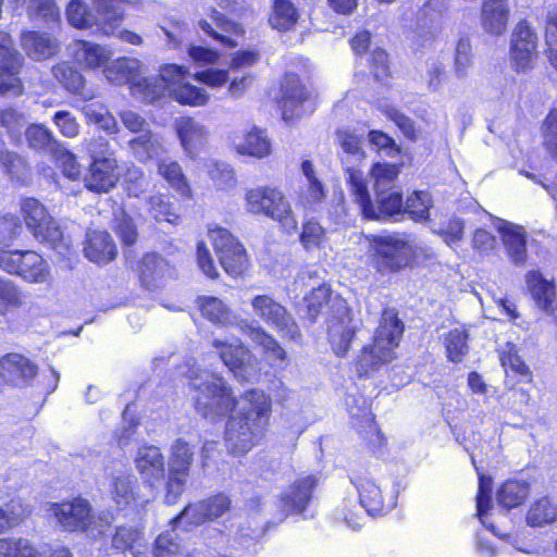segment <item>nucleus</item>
Instances as JSON below:
<instances>
[{"mask_svg": "<svg viewBox=\"0 0 557 557\" xmlns=\"http://www.w3.org/2000/svg\"><path fill=\"white\" fill-rule=\"evenodd\" d=\"M270 414L271 400L264 392H246L239 409L225 424L224 441L230 454L244 455L256 446L264 434Z\"/></svg>", "mask_w": 557, "mask_h": 557, "instance_id": "obj_1", "label": "nucleus"}, {"mask_svg": "<svg viewBox=\"0 0 557 557\" xmlns=\"http://www.w3.org/2000/svg\"><path fill=\"white\" fill-rule=\"evenodd\" d=\"M403 332L404 324L395 310L385 309L373 344L363 347L358 358L357 371L360 376L369 375L395 358V348L398 346Z\"/></svg>", "mask_w": 557, "mask_h": 557, "instance_id": "obj_2", "label": "nucleus"}, {"mask_svg": "<svg viewBox=\"0 0 557 557\" xmlns=\"http://www.w3.org/2000/svg\"><path fill=\"white\" fill-rule=\"evenodd\" d=\"M187 71L177 64H165L157 77L146 79V97L153 102L163 97H172L177 102L188 106H203L208 94L186 82Z\"/></svg>", "mask_w": 557, "mask_h": 557, "instance_id": "obj_3", "label": "nucleus"}, {"mask_svg": "<svg viewBox=\"0 0 557 557\" xmlns=\"http://www.w3.org/2000/svg\"><path fill=\"white\" fill-rule=\"evenodd\" d=\"M195 409L203 418L215 421L236 406V399L225 380L212 372H202L191 379Z\"/></svg>", "mask_w": 557, "mask_h": 557, "instance_id": "obj_4", "label": "nucleus"}, {"mask_svg": "<svg viewBox=\"0 0 557 557\" xmlns=\"http://www.w3.org/2000/svg\"><path fill=\"white\" fill-rule=\"evenodd\" d=\"M416 248L405 234L375 236L371 243L373 265L382 275L400 272L414 261Z\"/></svg>", "mask_w": 557, "mask_h": 557, "instance_id": "obj_5", "label": "nucleus"}, {"mask_svg": "<svg viewBox=\"0 0 557 557\" xmlns=\"http://www.w3.org/2000/svg\"><path fill=\"white\" fill-rule=\"evenodd\" d=\"M51 510L64 530L83 532L95 540L102 536L111 523L108 513L94 515L89 503L82 498L53 504Z\"/></svg>", "mask_w": 557, "mask_h": 557, "instance_id": "obj_6", "label": "nucleus"}, {"mask_svg": "<svg viewBox=\"0 0 557 557\" xmlns=\"http://www.w3.org/2000/svg\"><path fill=\"white\" fill-rule=\"evenodd\" d=\"M21 210L27 228L37 240L48 244L61 255L67 252L70 243L42 203L35 198H27L23 200Z\"/></svg>", "mask_w": 557, "mask_h": 557, "instance_id": "obj_7", "label": "nucleus"}, {"mask_svg": "<svg viewBox=\"0 0 557 557\" xmlns=\"http://www.w3.org/2000/svg\"><path fill=\"white\" fill-rule=\"evenodd\" d=\"M246 209L253 214H264L282 224L287 231L297 228L289 202L283 194L270 187L255 188L246 193Z\"/></svg>", "mask_w": 557, "mask_h": 557, "instance_id": "obj_8", "label": "nucleus"}, {"mask_svg": "<svg viewBox=\"0 0 557 557\" xmlns=\"http://www.w3.org/2000/svg\"><path fill=\"white\" fill-rule=\"evenodd\" d=\"M350 194L366 219L388 220L404 215L403 195L399 191H377L375 201H372L367 181H364L358 186L355 185Z\"/></svg>", "mask_w": 557, "mask_h": 557, "instance_id": "obj_9", "label": "nucleus"}, {"mask_svg": "<svg viewBox=\"0 0 557 557\" xmlns=\"http://www.w3.org/2000/svg\"><path fill=\"white\" fill-rule=\"evenodd\" d=\"M251 307L255 315L268 326L275 330L282 337L296 341L300 337L298 325L286 308L269 295L252 298Z\"/></svg>", "mask_w": 557, "mask_h": 557, "instance_id": "obj_10", "label": "nucleus"}, {"mask_svg": "<svg viewBox=\"0 0 557 557\" xmlns=\"http://www.w3.org/2000/svg\"><path fill=\"white\" fill-rule=\"evenodd\" d=\"M220 264L231 276L242 275L248 268V258L244 246L225 228H209Z\"/></svg>", "mask_w": 557, "mask_h": 557, "instance_id": "obj_11", "label": "nucleus"}, {"mask_svg": "<svg viewBox=\"0 0 557 557\" xmlns=\"http://www.w3.org/2000/svg\"><path fill=\"white\" fill-rule=\"evenodd\" d=\"M231 508V499L225 494H218L197 504H190L171 520L173 528L182 527L188 531L190 527L200 525L207 520L223 516Z\"/></svg>", "mask_w": 557, "mask_h": 557, "instance_id": "obj_12", "label": "nucleus"}, {"mask_svg": "<svg viewBox=\"0 0 557 557\" xmlns=\"http://www.w3.org/2000/svg\"><path fill=\"white\" fill-rule=\"evenodd\" d=\"M213 346L219 350L223 363L239 381L249 382L258 375V366L252 354L239 342L214 339Z\"/></svg>", "mask_w": 557, "mask_h": 557, "instance_id": "obj_13", "label": "nucleus"}, {"mask_svg": "<svg viewBox=\"0 0 557 557\" xmlns=\"http://www.w3.org/2000/svg\"><path fill=\"white\" fill-rule=\"evenodd\" d=\"M336 140L341 150L339 160L346 173V181L349 191L366 181L363 173L359 170L360 164L366 159V152L362 148V138L348 131H337Z\"/></svg>", "mask_w": 557, "mask_h": 557, "instance_id": "obj_14", "label": "nucleus"}, {"mask_svg": "<svg viewBox=\"0 0 557 557\" xmlns=\"http://www.w3.org/2000/svg\"><path fill=\"white\" fill-rule=\"evenodd\" d=\"M23 58L14 47L11 36L0 30V92L21 95L23 85L17 77Z\"/></svg>", "mask_w": 557, "mask_h": 557, "instance_id": "obj_15", "label": "nucleus"}, {"mask_svg": "<svg viewBox=\"0 0 557 557\" xmlns=\"http://www.w3.org/2000/svg\"><path fill=\"white\" fill-rule=\"evenodd\" d=\"M539 36L527 20L517 23L511 33L510 57L517 71L531 67L537 57Z\"/></svg>", "mask_w": 557, "mask_h": 557, "instance_id": "obj_16", "label": "nucleus"}, {"mask_svg": "<svg viewBox=\"0 0 557 557\" xmlns=\"http://www.w3.org/2000/svg\"><path fill=\"white\" fill-rule=\"evenodd\" d=\"M495 228L499 233L502 244L508 260L518 268L524 267L528 261V234L522 225L498 219Z\"/></svg>", "mask_w": 557, "mask_h": 557, "instance_id": "obj_17", "label": "nucleus"}, {"mask_svg": "<svg viewBox=\"0 0 557 557\" xmlns=\"http://www.w3.org/2000/svg\"><path fill=\"white\" fill-rule=\"evenodd\" d=\"M318 483L315 475L297 479L280 497L281 518L284 520L289 513H302L311 500L312 492Z\"/></svg>", "mask_w": 557, "mask_h": 557, "instance_id": "obj_18", "label": "nucleus"}, {"mask_svg": "<svg viewBox=\"0 0 557 557\" xmlns=\"http://www.w3.org/2000/svg\"><path fill=\"white\" fill-rule=\"evenodd\" d=\"M37 374L38 367L21 354H7L0 359V376L10 385L29 386Z\"/></svg>", "mask_w": 557, "mask_h": 557, "instance_id": "obj_19", "label": "nucleus"}, {"mask_svg": "<svg viewBox=\"0 0 557 557\" xmlns=\"http://www.w3.org/2000/svg\"><path fill=\"white\" fill-rule=\"evenodd\" d=\"M308 90L299 77L294 73H287L282 83V99L280 106L285 121L293 120L305 113L304 103L308 100Z\"/></svg>", "mask_w": 557, "mask_h": 557, "instance_id": "obj_20", "label": "nucleus"}, {"mask_svg": "<svg viewBox=\"0 0 557 557\" xmlns=\"http://www.w3.org/2000/svg\"><path fill=\"white\" fill-rule=\"evenodd\" d=\"M174 128L184 152L194 159L207 144V127L194 117L184 116L175 121Z\"/></svg>", "mask_w": 557, "mask_h": 557, "instance_id": "obj_21", "label": "nucleus"}, {"mask_svg": "<svg viewBox=\"0 0 557 557\" xmlns=\"http://www.w3.org/2000/svg\"><path fill=\"white\" fill-rule=\"evenodd\" d=\"M214 26L206 20H200L198 25L199 28L208 36L212 37L223 46L234 48L237 42L231 37V35L242 36L244 35V28L240 24L227 18L224 14L220 13L215 9L211 10V15Z\"/></svg>", "mask_w": 557, "mask_h": 557, "instance_id": "obj_22", "label": "nucleus"}, {"mask_svg": "<svg viewBox=\"0 0 557 557\" xmlns=\"http://www.w3.org/2000/svg\"><path fill=\"white\" fill-rule=\"evenodd\" d=\"M84 253L91 262L106 264L115 259L117 249L107 231L89 230L86 234Z\"/></svg>", "mask_w": 557, "mask_h": 557, "instance_id": "obj_23", "label": "nucleus"}, {"mask_svg": "<svg viewBox=\"0 0 557 557\" xmlns=\"http://www.w3.org/2000/svg\"><path fill=\"white\" fill-rule=\"evenodd\" d=\"M92 20L95 34L114 35L123 20L122 4L117 0H95Z\"/></svg>", "mask_w": 557, "mask_h": 557, "instance_id": "obj_24", "label": "nucleus"}, {"mask_svg": "<svg viewBox=\"0 0 557 557\" xmlns=\"http://www.w3.org/2000/svg\"><path fill=\"white\" fill-rule=\"evenodd\" d=\"M446 0H428L417 13V36L422 38L421 46L434 37L438 29Z\"/></svg>", "mask_w": 557, "mask_h": 557, "instance_id": "obj_25", "label": "nucleus"}, {"mask_svg": "<svg viewBox=\"0 0 557 557\" xmlns=\"http://www.w3.org/2000/svg\"><path fill=\"white\" fill-rule=\"evenodd\" d=\"M136 469L146 483L153 486L164 478V458L156 446H145L138 449L135 458Z\"/></svg>", "mask_w": 557, "mask_h": 557, "instance_id": "obj_26", "label": "nucleus"}, {"mask_svg": "<svg viewBox=\"0 0 557 557\" xmlns=\"http://www.w3.org/2000/svg\"><path fill=\"white\" fill-rule=\"evenodd\" d=\"M116 168L117 161H91L84 178L86 188L97 194L110 191L117 182Z\"/></svg>", "mask_w": 557, "mask_h": 557, "instance_id": "obj_27", "label": "nucleus"}, {"mask_svg": "<svg viewBox=\"0 0 557 557\" xmlns=\"http://www.w3.org/2000/svg\"><path fill=\"white\" fill-rule=\"evenodd\" d=\"M356 333L349 311L346 307L341 317H334L329 323V339L337 356H345Z\"/></svg>", "mask_w": 557, "mask_h": 557, "instance_id": "obj_28", "label": "nucleus"}, {"mask_svg": "<svg viewBox=\"0 0 557 557\" xmlns=\"http://www.w3.org/2000/svg\"><path fill=\"white\" fill-rule=\"evenodd\" d=\"M21 46L25 53L35 61H42L55 55L59 42L46 33L25 32L21 37Z\"/></svg>", "mask_w": 557, "mask_h": 557, "instance_id": "obj_29", "label": "nucleus"}, {"mask_svg": "<svg viewBox=\"0 0 557 557\" xmlns=\"http://www.w3.org/2000/svg\"><path fill=\"white\" fill-rule=\"evenodd\" d=\"M509 7L507 0H483L481 22L483 29L491 35H502L507 29Z\"/></svg>", "mask_w": 557, "mask_h": 557, "instance_id": "obj_30", "label": "nucleus"}, {"mask_svg": "<svg viewBox=\"0 0 557 557\" xmlns=\"http://www.w3.org/2000/svg\"><path fill=\"white\" fill-rule=\"evenodd\" d=\"M170 274L168 261L158 253H147L139 264L141 285L148 290L161 287L165 276Z\"/></svg>", "mask_w": 557, "mask_h": 557, "instance_id": "obj_31", "label": "nucleus"}, {"mask_svg": "<svg viewBox=\"0 0 557 557\" xmlns=\"http://www.w3.org/2000/svg\"><path fill=\"white\" fill-rule=\"evenodd\" d=\"M134 157L139 162L156 160L157 162L166 154V149L161 137L147 131L128 141Z\"/></svg>", "mask_w": 557, "mask_h": 557, "instance_id": "obj_32", "label": "nucleus"}, {"mask_svg": "<svg viewBox=\"0 0 557 557\" xmlns=\"http://www.w3.org/2000/svg\"><path fill=\"white\" fill-rule=\"evenodd\" d=\"M18 276L28 283L49 284L52 280L48 262L37 252L25 250Z\"/></svg>", "mask_w": 557, "mask_h": 557, "instance_id": "obj_33", "label": "nucleus"}, {"mask_svg": "<svg viewBox=\"0 0 557 557\" xmlns=\"http://www.w3.org/2000/svg\"><path fill=\"white\" fill-rule=\"evenodd\" d=\"M359 494L360 506L366 509L370 516H376L383 511V496L379 485L366 476L351 478Z\"/></svg>", "mask_w": 557, "mask_h": 557, "instance_id": "obj_34", "label": "nucleus"}, {"mask_svg": "<svg viewBox=\"0 0 557 557\" xmlns=\"http://www.w3.org/2000/svg\"><path fill=\"white\" fill-rule=\"evenodd\" d=\"M25 139L29 149L45 156H54L60 149V143L44 124H30L25 131Z\"/></svg>", "mask_w": 557, "mask_h": 557, "instance_id": "obj_35", "label": "nucleus"}, {"mask_svg": "<svg viewBox=\"0 0 557 557\" xmlns=\"http://www.w3.org/2000/svg\"><path fill=\"white\" fill-rule=\"evenodd\" d=\"M52 74L67 91L85 99L92 97V92L85 87L86 81L83 74L70 63H58L52 67Z\"/></svg>", "mask_w": 557, "mask_h": 557, "instance_id": "obj_36", "label": "nucleus"}, {"mask_svg": "<svg viewBox=\"0 0 557 557\" xmlns=\"http://www.w3.org/2000/svg\"><path fill=\"white\" fill-rule=\"evenodd\" d=\"M527 286L537 307L549 312L555 299V286L543 277L540 271L532 270L525 274Z\"/></svg>", "mask_w": 557, "mask_h": 557, "instance_id": "obj_37", "label": "nucleus"}, {"mask_svg": "<svg viewBox=\"0 0 557 557\" xmlns=\"http://www.w3.org/2000/svg\"><path fill=\"white\" fill-rule=\"evenodd\" d=\"M110 57V51L100 45L86 40H77L74 44V59L85 67H100L108 62Z\"/></svg>", "mask_w": 557, "mask_h": 557, "instance_id": "obj_38", "label": "nucleus"}, {"mask_svg": "<svg viewBox=\"0 0 557 557\" xmlns=\"http://www.w3.org/2000/svg\"><path fill=\"white\" fill-rule=\"evenodd\" d=\"M112 547L120 552H129L134 557H141L146 545L140 530L119 527L112 537Z\"/></svg>", "mask_w": 557, "mask_h": 557, "instance_id": "obj_39", "label": "nucleus"}, {"mask_svg": "<svg viewBox=\"0 0 557 557\" xmlns=\"http://www.w3.org/2000/svg\"><path fill=\"white\" fill-rule=\"evenodd\" d=\"M158 174L181 195L185 196L190 191L187 178L183 173L181 164L173 158L165 154L157 162Z\"/></svg>", "mask_w": 557, "mask_h": 557, "instance_id": "obj_40", "label": "nucleus"}, {"mask_svg": "<svg viewBox=\"0 0 557 557\" xmlns=\"http://www.w3.org/2000/svg\"><path fill=\"white\" fill-rule=\"evenodd\" d=\"M530 494L527 482L518 480L506 481L496 492V500L505 509H511L523 504Z\"/></svg>", "mask_w": 557, "mask_h": 557, "instance_id": "obj_41", "label": "nucleus"}, {"mask_svg": "<svg viewBox=\"0 0 557 557\" xmlns=\"http://www.w3.org/2000/svg\"><path fill=\"white\" fill-rule=\"evenodd\" d=\"M145 210L149 218L157 222H168L174 224L178 219L173 203L166 195L154 194L145 201Z\"/></svg>", "mask_w": 557, "mask_h": 557, "instance_id": "obj_42", "label": "nucleus"}, {"mask_svg": "<svg viewBox=\"0 0 557 557\" xmlns=\"http://www.w3.org/2000/svg\"><path fill=\"white\" fill-rule=\"evenodd\" d=\"M556 520L557 505L546 496L534 502L527 513V523L533 528H542Z\"/></svg>", "mask_w": 557, "mask_h": 557, "instance_id": "obj_43", "label": "nucleus"}, {"mask_svg": "<svg viewBox=\"0 0 557 557\" xmlns=\"http://www.w3.org/2000/svg\"><path fill=\"white\" fill-rule=\"evenodd\" d=\"M299 17L297 8L289 0H275L269 18L271 26L280 32L289 30Z\"/></svg>", "mask_w": 557, "mask_h": 557, "instance_id": "obj_44", "label": "nucleus"}, {"mask_svg": "<svg viewBox=\"0 0 557 557\" xmlns=\"http://www.w3.org/2000/svg\"><path fill=\"white\" fill-rule=\"evenodd\" d=\"M237 151L240 154L264 158L271 152V143L262 131L255 128L246 135L243 143L238 144Z\"/></svg>", "mask_w": 557, "mask_h": 557, "instance_id": "obj_45", "label": "nucleus"}, {"mask_svg": "<svg viewBox=\"0 0 557 557\" xmlns=\"http://www.w3.org/2000/svg\"><path fill=\"white\" fill-rule=\"evenodd\" d=\"M137 67V60L121 58L106 67L104 75L111 83L122 85L134 78Z\"/></svg>", "mask_w": 557, "mask_h": 557, "instance_id": "obj_46", "label": "nucleus"}, {"mask_svg": "<svg viewBox=\"0 0 557 557\" xmlns=\"http://www.w3.org/2000/svg\"><path fill=\"white\" fill-rule=\"evenodd\" d=\"M201 314L214 324H225L230 321V309L223 301L212 296H201L198 298Z\"/></svg>", "mask_w": 557, "mask_h": 557, "instance_id": "obj_47", "label": "nucleus"}, {"mask_svg": "<svg viewBox=\"0 0 557 557\" xmlns=\"http://www.w3.org/2000/svg\"><path fill=\"white\" fill-rule=\"evenodd\" d=\"M244 332L248 335V337L259 346L263 347L265 352L270 354L273 358L277 360H284L286 357L285 350L280 346L276 339L268 334L264 329L260 326H252L246 324Z\"/></svg>", "mask_w": 557, "mask_h": 557, "instance_id": "obj_48", "label": "nucleus"}, {"mask_svg": "<svg viewBox=\"0 0 557 557\" xmlns=\"http://www.w3.org/2000/svg\"><path fill=\"white\" fill-rule=\"evenodd\" d=\"M431 196L426 191H414L404 203V214L417 222H425L430 218Z\"/></svg>", "mask_w": 557, "mask_h": 557, "instance_id": "obj_49", "label": "nucleus"}, {"mask_svg": "<svg viewBox=\"0 0 557 557\" xmlns=\"http://www.w3.org/2000/svg\"><path fill=\"white\" fill-rule=\"evenodd\" d=\"M112 226L115 234L121 238L125 246H132L136 243L138 233L133 219L123 208H117L113 213Z\"/></svg>", "mask_w": 557, "mask_h": 557, "instance_id": "obj_50", "label": "nucleus"}, {"mask_svg": "<svg viewBox=\"0 0 557 557\" xmlns=\"http://www.w3.org/2000/svg\"><path fill=\"white\" fill-rule=\"evenodd\" d=\"M445 347L449 361L459 363L468 354V333L465 330L455 329L445 337Z\"/></svg>", "mask_w": 557, "mask_h": 557, "instance_id": "obj_51", "label": "nucleus"}, {"mask_svg": "<svg viewBox=\"0 0 557 557\" xmlns=\"http://www.w3.org/2000/svg\"><path fill=\"white\" fill-rule=\"evenodd\" d=\"M399 172L400 169L397 164L381 162L373 164L371 175L374 180L375 194L383 190L389 191Z\"/></svg>", "mask_w": 557, "mask_h": 557, "instance_id": "obj_52", "label": "nucleus"}, {"mask_svg": "<svg viewBox=\"0 0 557 557\" xmlns=\"http://www.w3.org/2000/svg\"><path fill=\"white\" fill-rule=\"evenodd\" d=\"M136 479L129 474L115 476L112 483V497L117 506H127L135 500Z\"/></svg>", "mask_w": 557, "mask_h": 557, "instance_id": "obj_53", "label": "nucleus"}, {"mask_svg": "<svg viewBox=\"0 0 557 557\" xmlns=\"http://www.w3.org/2000/svg\"><path fill=\"white\" fill-rule=\"evenodd\" d=\"M66 16L69 23L76 28H94V7L88 9L82 0H72L69 3L66 9Z\"/></svg>", "mask_w": 557, "mask_h": 557, "instance_id": "obj_54", "label": "nucleus"}, {"mask_svg": "<svg viewBox=\"0 0 557 557\" xmlns=\"http://www.w3.org/2000/svg\"><path fill=\"white\" fill-rule=\"evenodd\" d=\"M28 513L21 499L12 498L0 507V533L17 525Z\"/></svg>", "mask_w": 557, "mask_h": 557, "instance_id": "obj_55", "label": "nucleus"}, {"mask_svg": "<svg viewBox=\"0 0 557 557\" xmlns=\"http://www.w3.org/2000/svg\"><path fill=\"white\" fill-rule=\"evenodd\" d=\"M37 549L26 539H0V557H35Z\"/></svg>", "mask_w": 557, "mask_h": 557, "instance_id": "obj_56", "label": "nucleus"}, {"mask_svg": "<svg viewBox=\"0 0 557 557\" xmlns=\"http://www.w3.org/2000/svg\"><path fill=\"white\" fill-rule=\"evenodd\" d=\"M193 462V451L188 444L178 438L172 446V457L170 461V471L183 474H189V468Z\"/></svg>", "mask_w": 557, "mask_h": 557, "instance_id": "obj_57", "label": "nucleus"}, {"mask_svg": "<svg viewBox=\"0 0 557 557\" xmlns=\"http://www.w3.org/2000/svg\"><path fill=\"white\" fill-rule=\"evenodd\" d=\"M543 146L557 163V110H550L542 126Z\"/></svg>", "mask_w": 557, "mask_h": 557, "instance_id": "obj_58", "label": "nucleus"}, {"mask_svg": "<svg viewBox=\"0 0 557 557\" xmlns=\"http://www.w3.org/2000/svg\"><path fill=\"white\" fill-rule=\"evenodd\" d=\"M22 222L14 214L0 215V246L9 247L21 235Z\"/></svg>", "mask_w": 557, "mask_h": 557, "instance_id": "obj_59", "label": "nucleus"}, {"mask_svg": "<svg viewBox=\"0 0 557 557\" xmlns=\"http://www.w3.org/2000/svg\"><path fill=\"white\" fill-rule=\"evenodd\" d=\"M492 502V479L480 475L479 491L476 495V516L483 525L493 529V525H487L485 522L486 512L491 508Z\"/></svg>", "mask_w": 557, "mask_h": 557, "instance_id": "obj_60", "label": "nucleus"}, {"mask_svg": "<svg viewBox=\"0 0 557 557\" xmlns=\"http://www.w3.org/2000/svg\"><path fill=\"white\" fill-rule=\"evenodd\" d=\"M472 66V49L469 39L460 38L455 52V73L458 78L468 76Z\"/></svg>", "mask_w": 557, "mask_h": 557, "instance_id": "obj_61", "label": "nucleus"}, {"mask_svg": "<svg viewBox=\"0 0 557 557\" xmlns=\"http://www.w3.org/2000/svg\"><path fill=\"white\" fill-rule=\"evenodd\" d=\"M0 163L12 176L17 178L26 175L28 163L18 153L8 150L5 147L0 148Z\"/></svg>", "mask_w": 557, "mask_h": 557, "instance_id": "obj_62", "label": "nucleus"}, {"mask_svg": "<svg viewBox=\"0 0 557 557\" xmlns=\"http://www.w3.org/2000/svg\"><path fill=\"white\" fill-rule=\"evenodd\" d=\"M86 150L92 161H116L114 150L103 136H98L86 140Z\"/></svg>", "mask_w": 557, "mask_h": 557, "instance_id": "obj_63", "label": "nucleus"}, {"mask_svg": "<svg viewBox=\"0 0 557 557\" xmlns=\"http://www.w3.org/2000/svg\"><path fill=\"white\" fill-rule=\"evenodd\" d=\"M22 304V295L16 285L7 278L0 277V313L4 314L10 308Z\"/></svg>", "mask_w": 557, "mask_h": 557, "instance_id": "obj_64", "label": "nucleus"}]
</instances>
